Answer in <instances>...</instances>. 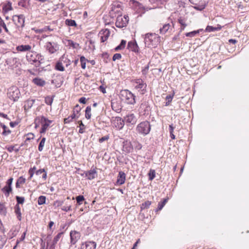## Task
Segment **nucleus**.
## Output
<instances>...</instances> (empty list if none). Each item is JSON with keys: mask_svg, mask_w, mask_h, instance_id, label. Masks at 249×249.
I'll list each match as a JSON object with an SVG mask.
<instances>
[{"mask_svg": "<svg viewBox=\"0 0 249 249\" xmlns=\"http://www.w3.org/2000/svg\"><path fill=\"white\" fill-rule=\"evenodd\" d=\"M143 38L145 47L150 48H156L160 41V37L155 33H147Z\"/></svg>", "mask_w": 249, "mask_h": 249, "instance_id": "obj_1", "label": "nucleus"}, {"mask_svg": "<svg viewBox=\"0 0 249 249\" xmlns=\"http://www.w3.org/2000/svg\"><path fill=\"white\" fill-rule=\"evenodd\" d=\"M135 96L127 89L122 90L120 92V98L122 101L128 104L133 105L136 103Z\"/></svg>", "mask_w": 249, "mask_h": 249, "instance_id": "obj_2", "label": "nucleus"}, {"mask_svg": "<svg viewBox=\"0 0 249 249\" xmlns=\"http://www.w3.org/2000/svg\"><path fill=\"white\" fill-rule=\"evenodd\" d=\"M151 129L150 125L148 121H143L138 124L136 127L137 132L143 135L148 134Z\"/></svg>", "mask_w": 249, "mask_h": 249, "instance_id": "obj_3", "label": "nucleus"}, {"mask_svg": "<svg viewBox=\"0 0 249 249\" xmlns=\"http://www.w3.org/2000/svg\"><path fill=\"white\" fill-rule=\"evenodd\" d=\"M20 91L16 86H12L8 89L7 95L10 99L14 102L17 101L19 98Z\"/></svg>", "mask_w": 249, "mask_h": 249, "instance_id": "obj_4", "label": "nucleus"}, {"mask_svg": "<svg viewBox=\"0 0 249 249\" xmlns=\"http://www.w3.org/2000/svg\"><path fill=\"white\" fill-rule=\"evenodd\" d=\"M41 122V130H40L41 133H44L48 127L52 123L51 121L47 120L44 117H41V118H38L35 120V127L37 128V123Z\"/></svg>", "mask_w": 249, "mask_h": 249, "instance_id": "obj_5", "label": "nucleus"}, {"mask_svg": "<svg viewBox=\"0 0 249 249\" xmlns=\"http://www.w3.org/2000/svg\"><path fill=\"white\" fill-rule=\"evenodd\" d=\"M133 86L135 88L137 89L141 94H143L146 91L147 85L142 79H139L133 81Z\"/></svg>", "mask_w": 249, "mask_h": 249, "instance_id": "obj_6", "label": "nucleus"}, {"mask_svg": "<svg viewBox=\"0 0 249 249\" xmlns=\"http://www.w3.org/2000/svg\"><path fill=\"white\" fill-rule=\"evenodd\" d=\"M129 21V17L127 15L124 16H119L117 18L115 23L116 26L119 28H123L125 27L128 24Z\"/></svg>", "mask_w": 249, "mask_h": 249, "instance_id": "obj_7", "label": "nucleus"}, {"mask_svg": "<svg viewBox=\"0 0 249 249\" xmlns=\"http://www.w3.org/2000/svg\"><path fill=\"white\" fill-rule=\"evenodd\" d=\"M34 55H36V57L34 60H32V65H34L36 67V69H34V71L36 72L40 71V65L42 63L41 61L43 60L42 56L40 55L36 54V53L32 52V57Z\"/></svg>", "mask_w": 249, "mask_h": 249, "instance_id": "obj_8", "label": "nucleus"}, {"mask_svg": "<svg viewBox=\"0 0 249 249\" xmlns=\"http://www.w3.org/2000/svg\"><path fill=\"white\" fill-rule=\"evenodd\" d=\"M189 1L195 5V9L199 11L203 10L206 5V1L204 0H189Z\"/></svg>", "mask_w": 249, "mask_h": 249, "instance_id": "obj_9", "label": "nucleus"}, {"mask_svg": "<svg viewBox=\"0 0 249 249\" xmlns=\"http://www.w3.org/2000/svg\"><path fill=\"white\" fill-rule=\"evenodd\" d=\"M13 20L18 27H22L24 26V18L22 15L14 16Z\"/></svg>", "mask_w": 249, "mask_h": 249, "instance_id": "obj_10", "label": "nucleus"}, {"mask_svg": "<svg viewBox=\"0 0 249 249\" xmlns=\"http://www.w3.org/2000/svg\"><path fill=\"white\" fill-rule=\"evenodd\" d=\"M46 47L47 50L51 53H55L59 49L57 43L51 42L46 43Z\"/></svg>", "mask_w": 249, "mask_h": 249, "instance_id": "obj_11", "label": "nucleus"}, {"mask_svg": "<svg viewBox=\"0 0 249 249\" xmlns=\"http://www.w3.org/2000/svg\"><path fill=\"white\" fill-rule=\"evenodd\" d=\"M125 122L127 124H134L137 122V118L134 114H129L124 117Z\"/></svg>", "mask_w": 249, "mask_h": 249, "instance_id": "obj_12", "label": "nucleus"}, {"mask_svg": "<svg viewBox=\"0 0 249 249\" xmlns=\"http://www.w3.org/2000/svg\"><path fill=\"white\" fill-rule=\"evenodd\" d=\"M71 243V244H75L80 239V234L75 231H71L70 233Z\"/></svg>", "mask_w": 249, "mask_h": 249, "instance_id": "obj_13", "label": "nucleus"}, {"mask_svg": "<svg viewBox=\"0 0 249 249\" xmlns=\"http://www.w3.org/2000/svg\"><path fill=\"white\" fill-rule=\"evenodd\" d=\"M96 243L93 241H88L83 243L81 249H95Z\"/></svg>", "mask_w": 249, "mask_h": 249, "instance_id": "obj_14", "label": "nucleus"}, {"mask_svg": "<svg viewBox=\"0 0 249 249\" xmlns=\"http://www.w3.org/2000/svg\"><path fill=\"white\" fill-rule=\"evenodd\" d=\"M127 48L134 52L138 53L139 51V47L136 41H130L128 43Z\"/></svg>", "mask_w": 249, "mask_h": 249, "instance_id": "obj_15", "label": "nucleus"}, {"mask_svg": "<svg viewBox=\"0 0 249 249\" xmlns=\"http://www.w3.org/2000/svg\"><path fill=\"white\" fill-rule=\"evenodd\" d=\"M123 150L126 153L131 152L133 150L132 143L128 141H125L123 142Z\"/></svg>", "mask_w": 249, "mask_h": 249, "instance_id": "obj_16", "label": "nucleus"}, {"mask_svg": "<svg viewBox=\"0 0 249 249\" xmlns=\"http://www.w3.org/2000/svg\"><path fill=\"white\" fill-rule=\"evenodd\" d=\"M36 170L35 167L32 168V176L34 173L40 177H42V178L45 179L47 178V173L45 172L44 169H39L37 171H35Z\"/></svg>", "mask_w": 249, "mask_h": 249, "instance_id": "obj_17", "label": "nucleus"}, {"mask_svg": "<svg viewBox=\"0 0 249 249\" xmlns=\"http://www.w3.org/2000/svg\"><path fill=\"white\" fill-rule=\"evenodd\" d=\"M85 175L88 179L91 180L94 179L96 177H97V173L95 169H93L87 171L85 173Z\"/></svg>", "mask_w": 249, "mask_h": 249, "instance_id": "obj_18", "label": "nucleus"}, {"mask_svg": "<svg viewBox=\"0 0 249 249\" xmlns=\"http://www.w3.org/2000/svg\"><path fill=\"white\" fill-rule=\"evenodd\" d=\"M100 34L102 35L101 36V42H104L106 41L108 38V36L110 35V32L109 30L105 29L102 30Z\"/></svg>", "mask_w": 249, "mask_h": 249, "instance_id": "obj_19", "label": "nucleus"}, {"mask_svg": "<svg viewBox=\"0 0 249 249\" xmlns=\"http://www.w3.org/2000/svg\"><path fill=\"white\" fill-rule=\"evenodd\" d=\"M125 180V174L123 172L120 171L119 173L117 183L118 185H122L123 184Z\"/></svg>", "mask_w": 249, "mask_h": 249, "instance_id": "obj_20", "label": "nucleus"}, {"mask_svg": "<svg viewBox=\"0 0 249 249\" xmlns=\"http://www.w3.org/2000/svg\"><path fill=\"white\" fill-rule=\"evenodd\" d=\"M31 46L29 45H21L16 47V50L20 52H25L30 51Z\"/></svg>", "mask_w": 249, "mask_h": 249, "instance_id": "obj_21", "label": "nucleus"}, {"mask_svg": "<svg viewBox=\"0 0 249 249\" xmlns=\"http://www.w3.org/2000/svg\"><path fill=\"white\" fill-rule=\"evenodd\" d=\"M81 110V107L78 105H76L73 110V113L71 115L72 118H74V119H78L80 116V111Z\"/></svg>", "mask_w": 249, "mask_h": 249, "instance_id": "obj_22", "label": "nucleus"}, {"mask_svg": "<svg viewBox=\"0 0 249 249\" xmlns=\"http://www.w3.org/2000/svg\"><path fill=\"white\" fill-rule=\"evenodd\" d=\"M124 119H122L121 118L118 117L115 119V126L118 129H122L124 126Z\"/></svg>", "mask_w": 249, "mask_h": 249, "instance_id": "obj_23", "label": "nucleus"}, {"mask_svg": "<svg viewBox=\"0 0 249 249\" xmlns=\"http://www.w3.org/2000/svg\"><path fill=\"white\" fill-rule=\"evenodd\" d=\"M222 26L220 25H217L216 27H213L211 26H207L206 28L205 31L207 32H212L214 31H219L221 29Z\"/></svg>", "mask_w": 249, "mask_h": 249, "instance_id": "obj_24", "label": "nucleus"}, {"mask_svg": "<svg viewBox=\"0 0 249 249\" xmlns=\"http://www.w3.org/2000/svg\"><path fill=\"white\" fill-rule=\"evenodd\" d=\"M63 233L60 232L58 233L53 238V245L50 246V249H54V245L57 243L58 241L61 237Z\"/></svg>", "mask_w": 249, "mask_h": 249, "instance_id": "obj_25", "label": "nucleus"}, {"mask_svg": "<svg viewBox=\"0 0 249 249\" xmlns=\"http://www.w3.org/2000/svg\"><path fill=\"white\" fill-rule=\"evenodd\" d=\"M152 4H155L153 8L158 7L160 4H163L168 0H149Z\"/></svg>", "mask_w": 249, "mask_h": 249, "instance_id": "obj_26", "label": "nucleus"}, {"mask_svg": "<svg viewBox=\"0 0 249 249\" xmlns=\"http://www.w3.org/2000/svg\"><path fill=\"white\" fill-rule=\"evenodd\" d=\"M26 179L23 177H19L17 180L16 183V187L17 188H19L21 185L25 182Z\"/></svg>", "mask_w": 249, "mask_h": 249, "instance_id": "obj_27", "label": "nucleus"}, {"mask_svg": "<svg viewBox=\"0 0 249 249\" xmlns=\"http://www.w3.org/2000/svg\"><path fill=\"white\" fill-rule=\"evenodd\" d=\"M33 82L37 86L42 87L45 84V81L42 79L40 78H35L33 79Z\"/></svg>", "mask_w": 249, "mask_h": 249, "instance_id": "obj_28", "label": "nucleus"}, {"mask_svg": "<svg viewBox=\"0 0 249 249\" xmlns=\"http://www.w3.org/2000/svg\"><path fill=\"white\" fill-rule=\"evenodd\" d=\"M132 148L135 150H139L142 149V145L138 141H134L132 143Z\"/></svg>", "mask_w": 249, "mask_h": 249, "instance_id": "obj_29", "label": "nucleus"}, {"mask_svg": "<svg viewBox=\"0 0 249 249\" xmlns=\"http://www.w3.org/2000/svg\"><path fill=\"white\" fill-rule=\"evenodd\" d=\"M171 26L169 23L165 24L163 25L162 27L161 28L160 30V33L161 34H165L166 33L168 30L170 29Z\"/></svg>", "mask_w": 249, "mask_h": 249, "instance_id": "obj_30", "label": "nucleus"}, {"mask_svg": "<svg viewBox=\"0 0 249 249\" xmlns=\"http://www.w3.org/2000/svg\"><path fill=\"white\" fill-rule=\"evenodd\" d=\"M2 191L4 193L6 196H8L10 193L12 192V187L5 186L2 189Z\"/></svg>", "mask_w": 249, "mask_h": 249, "instance_id": "obj_31", "label": "nucleus"}, {"mask_svg": "<svg viewBox=\"0 0 249 249\" xmlns=\"http://www.w3.org/2000/svg\"><path fill=\"white\" fill-rule=\"evenodd\" d=\"M91 107L88 106L86 107L85 110V117L87 119H89L91 118Z\"/></svg>", "mask_w": 249, "mask_h": 249, "instance_id": "obj_32", "label": "nucleus"}, {"mask_svg": "<svg viewBox=\"0 0 249 249\" xmlns=\"http://www.w3.org/2000/svg\"><path fill=\"white\" fill-rule=\"evenodd\" d=\"M78 123L79 124V133L81 134H83L85 132V129L86 128L85 125L83 124L82 121H79Z\"/></svg>", "mask_w": 249, "mask_h": 249, "instance_id": "obj_33", "label": "nucleus"}, {"mask_svg": "<svg viewBox=\"0 0 249 249\" xmlns=\"http://www.w3.org/2000/svg\"><path fill=\"white\" fill-rule=\"evenodd\" d=\"M202 30H198L197 31H194L192 32H190L189 33H187L185 34V35L186 36L188 37H194L196 35L199 34V31H201Z\"/></svg>", "mask_w": 249, "mask_h": 249, "instance_id": "obj_34", "label": "nucleus"}, {"mask_svg": "<svg viewBox=\"0 0 249 249\" xmlns=\"http://www.w3.org/2000/svg\"><path fill=\"white\" fill-rule=\"evenodd\" d=\"M88 60L84 56L80 57L81 65L82 69H86V62Z\"/></svg>", "mask_w": 249, "mask_h": 249, "instance_id": "obj_35", "label": "nucleus"}, {"mask_svg": "<svg viewBox=\"0 0 249 249\" xmlns=\"http://www.w3.org/2000/svg\"><path fill=\"white\" fill-rule=\"evenodd\" d=\"M6 212V209L4 205L0 202V214L2 215H5Z\"/></svg>", "mask_w": 249, "mask_h": 249, "instance_id": "obj_36", "label": "nucleus"}, {"mask_svg": "<svg viewBox=\"0 0 249 249\" xmlns=\"http://www.w3.org/2000/svg\"><path fill=\"white\" fill-rule=\"evenodd\" d=\"M55 69L59 71H63L65 70L64 67L61 62H58L56 64Z\"/></svg>", "mask_w": 249, "mask_h": 249, "instance_id": "obj_37", "label": "nucleus"}, {"mask_svg": "<svg viewBox=\"0 0 249 249\" xmlns=\"http://www.w3.org/2000/svg\"><path fill=\"white\" fill-rule=\"evenodd\" d=\"M131 1L133 4L134 6H135L136 7V8H138V10L143 9V8L142 5L139 2L136 1L134 0H132Z\"/></svg>", "mask_w": 249, "mask_h": 249, "instance_id": "obj_38", "label": "nucleus"}, {"mask_svg": "<svg viewBox=\"0 0 249 249\" xmlns=\"http://www.w3.org/2000/svg\"><path fill=\"white\" fill-rule=\"evenodd\" d=\"M46 202V197L45 196H40L37 200V203L38 205H42L45 203Z\"/></svg>", "mask_w": 249, "mask_h": 249, "instance_id": "obj_39", "label": "nucleus"}, {"mask_svg": "<svg viewBox=\"0 0 249 249\" xmlns=\"http://www.w3.org/2000/svg\"><path fill=\"white\" fill-rule=\"evenodd\" d=\"M15 212L17 215L18 218L20 219V217L21 216V213H20V209L19 208V206L18 204H17L15 207Z\"/></svg>", "mask_w": 249, "mask_h": 249, "instance_id": "obj_40", "label": "nucleus"}, {"mask_svg": "<svg viewBox=\"0 0 249 249\" xmlns=\"http://www.w3.org/2000/svg\"><path fill=\"white\" fill-rule=\"evenodd\" d=\"M148 176H149V179L150 180H153L155 178V176H156L155 171L154 170L151 169L148 173Z\"/></svg>", "mask_w": 249, "mask_h": 249, "instance_id": "obj_41", "label": "nucleus"}, {"mask_svg": "<svg viewBox=\"0 0 249 249\" xmlns=\"http://www.w3.org/2000/svg\"><path fill=\"white\" fill-rule=\"evenodd\" d=\"M65 22L67 25L70 26H75L76 25V22L72 19H67Z\"/></svg>", "mask_w": 249, "mask_h": 249, "instance_id": "obj_42", "label": "nucleus"}, {"mask_svg": "<svg viewBox=\"0 0 249 249\" xmlns=\"http://www.w3.org/2000/svg\"><path fill=\"white\" fill-rule=\"evenodd\" d=\"M167 200H168L167 198H165L163 200V201L160 202L159 203L158 208L159 210H160L162 209V208L164 207V206L165 205L166 203L167 202Z\"/></svg>", "mask_w": 249, "mask_h": 249, "instance_id": "obj_43", "label": "nucleus"}, {"mask_svg": "<svg viewBox=\"0 0 249 249\" xmlns=\"http://www.w3.org/2000/svg\"><path fill=\"white\" fill-rule=\"evenodd\" d=\"M151 204V202L150 201H146L144 203H142L141 206L142 209H147L149 207L150 205Z\"/></svg>", "mask_w": 249, "mask_h": 249, "instance_id": "obj_44", "label": "nucleus"}, {"mask_svg": "<svg viewBox=\"0 0 249 249\" xmlns=\"http://www.w3.org/2000/svg\"><path fill=\"white\" fill-rule=\"evenodd\" d=\"M45 142V138H43L41 140V141L39 143V144L38 150L39 151H41L42 150L44 146Z\"/></svg>", "mask_w": 249, "mask_h": 249, "instance_id": "obj_45", "label": "nucleus"}, {"mask_svg": "<svg viewBox=\"0 0 249 249\" xmlns=\"http://www.w3.org/2000/svg\"><path fill=\"white\" fill-rule=\"evenodd\" d=\"M178 22L182 26L181 29L183 30L187 26V24H186L185 22V20L184 19L180 18L179 19H178Z\"/></svg>", "mask_w": 249, "mask_h": 249, "instance_id": "obj_46", "label": "nucleus"}, {"mask_svg": "<svg viewBox=\"0 0 249 249\" xmlns=\"http://www.w3.org/2000/svg\"><path fill=\"white\" fill-rule=\"evenodd\" d=\"M1 27H2L6 32H8V30L6 27V24L2 20L0 19V33L1 32Z\"/></svg>", "mask_w": 249, "mask_h": 249, "instance_id": "obj_47", "label": "nucleus"}, {"mask_svg": "<svg viewBox=\"0 0 249 249\" xmlns=\"http://www.w3.org/2000/svg\"><path fill=\"white\" fill-rule=\"evenodd\" d=\"M45 103L47 105H51L53 103V97L47 96L45 98Z\"/></svg>", "mask_w": 249, "mask_h": 249, "instance_id": "obj_48", "label": "nucleus"}, {"mask_svg": "<svg viewBox=\"0 0 249 249\" xmlns=\"http://www.w3.org/2000/svg\"><path fill=\"white\" fill-rule=\"evenodd\" d=\"M2 128L3 129L2 134L4 135H8L11 133V131L8 129L7 126H6L5 125H3L2 126Z\"/></svg>", "mask_w": 249, "mask_h": 249, "instance_id": "obj_49", "label": "nucleus"}, {"mask_svg": "<svg viewBox=\"0 0 249 249\" xmlns=\"http://www.w3.org/2000/svg\"><path fill=\"white\" fill-rule=\"evenodd\" d=\"M173 96H174V94L169 95L166 96V100L167 101V102L166 103V104H165V105L166 106H168L169 105V103L172 101Z\"/></svg>", "mask_w": 249, "mask_h": 249, "instance_id": "obj_50", "label": "nucleus"}, {"mask_svg": "<svg viewBox=\"0 0 249 249\" xmlns=\"http://www.w3.org/2000/svg\"><path fill=\"white\" fill-rule=\"evenodd\" d=\"M84 197L83 196H78L76 197V200L77 201V203H78L79 205L81 204V202H82L83 200H84Z\"/></svg>", "mask_w": 249, "mask_h": 249, "instance_id": "obj_51", "label": "nucleus"}, {"mask_svg": "<svg viewBox=\"0 0 249 249\" xmlns=\"http://www.w3.org/2000/svg\"><path fill=\"white\" fill-rule=\"evenodd\" d=\"M6 148L9 152H12L13 151H15L16 152H18V149L16 148L15 146L6 147Z\"/></svg>", "mask_w": 249, "mask_h": 249, "instance_id": "obj_52", "label": "nucleus"}, {"mask_svg": "<svg viewBox=\"0 0 249 249\" xmlns=\"http://www.w3.org/2000/svg\"><path fill=\"white\" fill-rule=\"evenodd\" d=\"M16 199L18 202V204H22L24 201V198L23 197H20L18 196H16Z\"/></svg>", "mask_w": 249, "mask_h": 249, "instance_id": "obj_53", "label": "nucleus"}, {"mask_svg": "<svg viewBox=\"0 0 249 249\" xmlns=\"http://www.w3.org/2000/svg\"><path fill=\"white\" fill-rule=\"evenodd\" d=\"M122 55L120 53H115L114 54L112 60L116 61V60H119L121 58Z\"/></svg>", "mask_w": 249, "mask_h": 249, "instance_id": "obj_54", "label": "nucleus"}, {"mask_svg": "<svg viewBox=\"0 0 249 249\" xmlns=\"http://www.w3.org/2000/svg\"><path fill=\"white\" fill-rule=\"evenodd\" d=\"M31 107V105H30V101H27L25 105H24V109L25 110H28L30 109V107Z\"/></svg>", "mask_w": 249, "mask_h": 249, "instance_id": "obj_55", "label": "nucleus"}, {"mask_svg": "<svg viewBox=\"0 0 249 249\" xmlns=\"http://www.w3.org/2000/svg\"><path fill=\"white\" fill-rule=\"evenodd\" d=\"M73 119H74V118H72V116H71V115L70 116H69L68 118H65L64 119V123L65 124L70 123V122H71L72 121Z\"/></svg>", "mask_w": 249, "mask_h": 249, "instance_id": "obj_56", "label": "nucleus"}, {"mask_svg": "<svg viewBox=\"0 0 249 249\" xmlns=\"http://www.w3.org/2000/svg\"><path fill=\"white\" fill-rule=\"evenodd\" d=\"M62 210L64 211L68 212L71 210V206H64L62 208Z\"/></svg>", "mask_w": 249, "mask_h": 249, "instance_id": "obj_57", "label": "nucleus"}, {"mask_svg": "<svg viewBox=\"0 0 249 249\" xmlns=\"http://www.w3.org/2000/svg\"><path fill=\"white\" fill-rule=\"evenodd\" d=\"M13 178H11L9 179H8V180L6 182V185L7 186L12 187V184L13 182Z\"/></svg>", "mask_w": 249, "mask_h": 249, "instance_id": "obj_58", "label": "nucleus"}, {"mask_svg": "<svg viewBox=\"0 0 249 249\" xmlns=\"http://www.w3.org/2000/svg\"><path fill=\"white\" fill-rule=\"evenodd\" d=\"M148 69H149V66L148 65H147L146 66H145L142 71V73L143 74H146L148 72Z\"/></svg>", "mask_w": 249, "mask_h": 249, "instance_id": "obj_59", "label": "nucleus"}, {"mask_svg": "<svg viewBox=\"0 0 249 249\" xmlns=\"http://www.w3.org/2000/svg\"><path fill=\"white\" fill-rule=\"evenodd\" d=\"M109 139V137L107 136H104L102 137L101 138L99 139V142L101 143Z\"/></svg>", "mask_w": 249, "mask_h": 249, "instance_id": "obj_60", "label": "nucleus"}, {"mask_svg": "<svg viewBox=\"0 0 249 249\" xmlns=\"http://www.w3.org/2000/svg\"><path fill=\"white\" fill-rule=\"evenodd\" d=\"M69 44L73 48H76L79 45L78 44L74 43L72 41H69Z\"/></svg>", "mask_w": 249, "mask_h": 249, "instance_id": "obj_61", "label": "nucleus"}, {"mask_svg": "<svg viewBox=\"0 0 249 249\" xmlns=\"http://www.w3.org/2000/svg\"><path fill=\"white\" fill-rule=\"evenodd\" d=\"M79 101L80 103L85 104L86 103V99L85 97H82L79 99Z\"/></svg>", "mask_w": 249, "mask_h": 249, "instance_id": "obj_62", "label": "nucleus"}, {"mask_svg": "<svg viewBox=\"0 0 249 249\" xmlns=\"http://www.w3.org/2000/svg\"><path fill=\"white\" fill-rule=\"evenodd\" d=\"M174 128H175V127L173 126V124H170L169 125V132H170V134L173 133Z\"/></svg>", "mask_w": 249, "mask_h": 249, "instance_id": "obj_63", "label": "nucleus"}, {"mask_svg": "<svg viewBox=\"0 0 249 249\" xmlns=\"http://www.w3.org/2000/svg\"><path fill=\"white\" fill-rule=\"evenodd\" d=\"M125 44H126V41L124 40H122L121 41V42L120 43V45L123 48H124V47H125Z\"/></svg>", "mask_w": 249, "mask_h": 249, "instance_id": "obj_64", "label": "nucleus"}]
</instances>
